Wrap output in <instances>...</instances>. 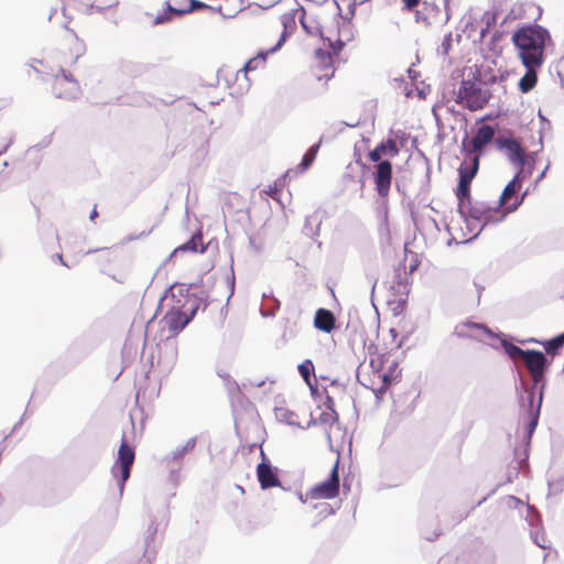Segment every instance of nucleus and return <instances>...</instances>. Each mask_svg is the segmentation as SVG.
Returning a JSON list of instances; mask_svg holds the SVG:
<instances>
[{
	"mask_svg": "<svg viewBox=\"0 0 564 564\" xmlns=\"http://www.w3.org/2000/svg\"><path fill=\"white\" fill-rule=\"evenodd\" d=\"M401 378L399 362L389 352L369 351V366L357 373L358 381L382 398L392 383Z\"/></svg>",
	"mask_w": 564,
	"mask_h": 564,
	"instance_id": "nucleus-1",
	"label": "nucleus"
},
{
	"mask_svg": "<svg viewBox=\"0 0 564 564\" xmlns=\"http://www.w3.org/2000/svg\"><path fill=\"white\" fill-rule=\"evenodd\" d=\"M511 40L525 67L543 65L545 44L551 40L546 29L538 24L522 26L512 34Z\"/></svg>",
	"mask_w": 564,
	"mask_h": 564,
	"instance_id": "nucleus-2",
	"label": "nucleus"
},
{
	"mask_svg": "<svg viewBox=\"0 0 564 564\" xmlns=\"http://www.w3.org/2000/svg\"><path fill=\"white\" fill-rule=\"evenodd\" d=\"M85 43L73 30L65 28L55 39L51 65H55L58 69L72 67L85 54Z\"/></svg>",
	"mask_w": 564,
	"mask_h": 564,
	"instance_id": "nucleus-3",
	"label": "nucleus"
},
{
	"mask_svg": "<svg viewBox=\"0 0 564 564\" xmlns=\"http://www.w3.org/2000/svg\"><path fill=\"white\" fill-rule=\"evenodd\" d=\"M32 66L35 72L52 76L51 89L56 98L73 99L79 94V84L73 74L67 70L68 67L58 69L55 65H50V72H46L42 69L44 67L43 62L37 59L33 62Z\"/></svg>",
	"mask_w": 564,
	"mask_h": 564,
	"instance_id": "nucleus-4",
	"label": "nucleus"
},
{
	"mask_svg": "<svg viewBox=\"0 0 564 564\" xmlns=\"http://www.w3.org/2000/svg\"><path fill=\"white\" fill-rule=\"evenodd\" d=\"M328 46L333 50L329 52L324 48H317L314 52L311 62V72L317 80L328 82L335 75L334 56L338 55L344 47V42L337 40L332 43L328 40Z\"/></svg>",
	"mask_w": 564,
	"mask_h": 564,
	"instance_id": "nucleus-5",
	"label": "nucleus"
},
{
	"mask_svg": "<svg viewBox=\"0 0 564 564\" xmlns=\"http://www.w3.org/2000/svg\"><path fill=\"white\" fill-rule=\"evenodd\" d=\"M387 153V145L378 144L369 152V159L372 162H378L375 166L373 181L376 189L380 197L387 198L390 193L392 182V164L384 160L381 161L383 154Z\"/></svg>",
	"mask_w": 564,
	"mask_h": 564,
	"instance_id": "nucleus-6",
	"label": "nucleus"
},
{
	"mask_svg": "<svg viewBox=\"0 0 564 564\" xmlns=\"http://www.w3.org/2000/svg\"><path fill=\"white\" fill-rule=\"evenodd\" d=\"M197 302L194 297H187L182 307L173 306L162 318L167 328V337L176 336L192 321L196 311Z\"/></svg>",
	"mask_w": 564,
	"mask_h": 564,
	"instance_id": "nucleus-7",
	"label": "nucleus"
},
{
	"mask_svg": "<svg viewBox=\"0 0 564 564\" xmlns=\"http://www.w3.org/2000/svg\"><path fill=\"white\" fill-rule=\"evenodd\" d=\"M458 212L464 217L471 218L484 225L489 223L501 221L506 217V213L498 207H491L482 202H467L458 204Z\"/></svg>",
	"mask_w": 564,
	"mask_h": 564,
	"instance_id": "nucleus-8",
	"label": "nucleus"
},
{
	"mask_svg": "<svg viewBox=\"0 0 564 564\" xmlns=\"http://www.w3.org/2000/svg\"><path fill=\"white\" fill-rule=\"evenodd\" d=\"M135 454L134 449L127 443V441H122L119 449L118 457L111 467L112 475L117 478L118 471L119 476V491L122 494L124 484L130 477L131 467L134 463Z\"/></svg>",
	"mask_w": 564,
	"mask_h": 564,
	"instance_id": "nucleus-9",
	"label": "nucleus"
},
{
	"mask_svg": "<svg viewBox=\"0 0 564 564\" xmlns=\"http://www.w3.org/2000/svg\"><path fill=\"white\" fill-rule=\"evenodd\" d=\"M524 176H521V171L506 185L503 188L499 200L498 208L501 212L509 214L518 209V207L522 204L527 192H524L521 196H518V192L521 189V182Z\"/></svg>",
	"mask_w": 564,
	"mask_h": 564,
	"instance_id": "nucleus-10",
	"label": "nucleus"
},
{
	"mask_svg": "<svg viewBox=\"0 0 564 564\" xmlns=\"http://www.w3.org/2000/svg\"><path fill=\"white\" fill-rule=\"evenodd\" d=\"M457 102L475 111L482 109L487 105L488 96L473 82L463 80L458 90Z\"/></svg>",
	"mask_w": 564,
	"mask_h": 564,
	"instance_id": "nucleus-11",
	"label": "nucleus"
},
{
	"mask_svg": "<svg viewBox=\"0 0 564 564\" xmlns=\"http://www.w3.org/2000/svg\"><path fill=\"white\" fill-rule=\"evenodd\" d=\"M339 494L338 460L332 467L328 478L314 485L306 496L311 499H334Z\"/></svg>",
	"mask_w": 564,
	"mask_h": 564,
	"instance_id": "nucleus-12",
	"label": "nucleus"
},
{
	"mask_svg": "<svg viewBox=\"0 0 564 564\" xmlns=\"http://www.w3.org/2000/svg\"><path fill=\"white\" fill-rule=\"evenodd\" d=\"M495 129L491 126L484 124L479 127L473 138L465 137L462 141V151L466 155H480L484 148L495 138Z\"/></svg>",
	"mask_w": 564,
	"mask_h": 564,
	"instance_id": "nucleus-13",
	"label": "nucleus"
},
{
	"mask_svg": "<svg viewBox=\"0 0 564 564\" xmlns=\"http://www.w3.org/2000/svg\"><path fill=\"white\" fill-rule=\"evenodd\" d=\"M478 166L479 158L478 155H474L471 166L462 165L458 169L459 181L455 189V196L458 200V204L471 200L470 184L478 171Z\"/></svg>",
	"mask_w": 564,
	"mask_h": 564,
	"instance_id": "nucleus-14",
	"label": "nucleus"
},
{
	"mask_svg": "<svg viewBox=\"0 0 564 564\" xmlns=\"http://www.w3.org/2000/svg\"><path fill=\"white\" fill-rule=\"evenodd\" d=\"M62 10L65 13L67 9H78L85 13L104 12L116 6L119 0H59Z\"/></svg>",
	"mask_w": 564,
	"mask_h": 564,
	"instance_id": "nucleus-15",
	"label": "nucleus"
},
{
	"mask_svg": "<svg viewBox=\"0 0 564 564\" xmlns=\"http://www.w3.org/2000/svg\"><path fill=\"white\" fill-rule=\"evenodd\" d=\"M261 463L257 466V478L261 489H270L273 487H281L276 468L272 467L265 453L261 449Z\"/></svg>",
	"mask_w": 564,
	"mask_h": 564,
	"instance_id": "nucleus-16",
	"label": "nucleus"
},
{
	"mask_svg": "<svg viewBox=\"0 0 564 564\" xmlns=\"http://www.w3.org/2000/svg\"><path fill=\"white\" fill-rule=\"evenodd\" d=\"M175 6L167 3V11L159 14L154 22L155 24H162L171 20V14L183 15L189 13L196 9L206 8L207 6L197 0H174Z\"/></svg>",
	"mask_w": 564,
	"mask_h": 564,
	"instance_id": "nucleus-17",
	"label": "nucleus"
},
{
	"mask_svg": "<svg viewBox=\"0 0 564 564\" xmlns=\"http://www.w3.org/2000/svg\"><path fill=\"white\" fill-rule=\"evenodd\" d=\"M496 144L498 149L506 151L510 162L518 164L520 167L523 166L525 151L518 140L508 137H499L496 139Z\"/></svg>",
	"mask_w": 564,
	"mask_h": 564,
	"instance_id": "nucleus-18",
	"label": "nucleus"
},
{
	"mask_svg": "<svg viewBox=\"0 0 564 564\" xmlns=\"http://www.w3.org/2000/svg\"><path fill=\"white\" fill-rule=\"evenodd\" d=\"M455 334L458 337L473 338L477 340H484L494 336L492 332L486 325L470 321L457 324L455 327Z\"/></svg>",
	"mask_w": 564,
	"mask_h": 564,
	"instance_id": "nucleus-19",
	"label": "nucleus"
},
{
	"mask_svg": "<svg viewBox=\"0 0 564 564\" xmlns=\"http://www.w3.org/2000/svg\"><path fill=\"white\" fill-rule=\"evenodd\" d=\"M525 367L530 371L533 381L536 383L539 382L544 372L545 367V356L541 351L536 350H527L523 359Z\"/></svg>",
	"mask_w": 564,
	"mask_h": 564,
	"instance_id": "nucleus-20",
	"label": "nucleus"
},
{
	"mask_svg": "<svg viewBox=\"0 0 564 564\" xmlns=\"http://www.w3.org/2000/svg\"><path fill=\"white\" fill-rule=\"evenodd\" d=\"M300 375L308 386L313 397L321 398L322 393L315 378V367L312 360L306 359L297 367Z\"/></svg>",
	"mask_w": 564,
	"mask_h": 564,
	"instance_id": "nucleus-21",
	"label": "nucleus"
},
{
	"mask_svg": "<svg viewBox=\"0 0 564 564\" xmlns=\"http://www.w3.org/2000/svg\"><path fill=\"white\" fill-rule=\"evenodd\" d=\"M314 326L324 333H330L336 327L334 314L326 308H318L314 316Z\"/></svg>",
	"mask_w": 564,
	"mask_h": 564,
	"instance_id": "nucleus-22",
	"label": "nucleus"
},
{
	"mask_svg": "<svg viewBox=\"0 0 564 564\" xmlns=\"http://www.w3.org/2000/svg\"><path fill=\"white\" fill-rule=\"evenodd\" d=\"M541 66L525 67L527 72L519 82V88L522 93H529L534 88L538 82L536 69Z\"/></svg>",
	"mask_w": 564,
	"mask_h": 564,
	"instance_id": "nucleus-23",
	"label": "nucleus"
},
{
	"mask_svg": "<svg viewBox=\"0 0 564 564\" xmlns=\"http://www.w3.org/2000/svg\"><path fill=\"white\" fill-rule=\"evenodd\" d=\"M280 23L283 26V31L281 32V36L279 42L275 45L276 47H280L282 43L286 40V37L294 32L296 29V22L294 17L291 14H283L280 19Z\"/></svg>",
	"mask_w": 564,
	"mask_h": 564,
	"instance_id": "nucleus-24",
	"label": "nucleus"
},
{
	"mask_svg": "<svg viewBox=\"0 0 564 564\" xmlns=\"http://www.w3.org/2000/svg\"><path fill=\"white\" fill-rule=\"evenodd\" d=\"M267 54L260 53L257 56L250 58L241 70L248 73L250 70H256L258 68H263L265 66Z\"/></svg>",
	"mask_w": 564,
	"mask_h": 564,
	"instance_id": "nucleus-25",
	"label": "nucleus"
},
{
	"mask_svg": "<svg viewBox=\"0 0 564 564\" xmlns=\"http://www.w3.org/2000/svg\"><path fill=\"white\" fill-rule=\"evenodd\" d=\"M502 347H503L505 351L507 352V355L513 360L523 359V357L527 352V350H523L520 347H518L517 345H514L510 341H507V340H502Z\"/></svg>",
	"mask_w": 564,
	"mask_h": 564,
	"instance_id": "nucleus-26",
	"label": "nucleus"
},
{
	"mask_svg": "<svg viewBox=\"0 0 564 564\" xmlns=\"http://www.w3.org/2000/svg\"><path fill=\"white\" fill-rule=\"evenodd\" d=\"M198 241H200V236H193L187 242L174 249L173 254L181 251H196Z\"/></svg>",
	"mask_w": 564,
	"mask_h": 564,
	"instance_id": "nucleus-27",
	"label": "nucleus"
},
{
	"mask_svg": "<svg viewBox=\"0 0 564 564\" xmlns=\"http://www.w3.org/2000/svg\"><path fill=\"white\" fill-rule=\"evenodd\" d=\"M198 241H200V236H193L187 242L174 249L173 254L181 251H196Z\"/></svg>",
	"mask_w": 564,
	"mask_h": 564,
	"instance_id": "nucleus-28",
	"label": "nucleus"
},
{
	"mask_svg": "<svg viewBox=\"0 0 564 564\" xmlns=\"http://www.w3.org/2000/svg\"><path fill=\"white\" fill-rule=\"evenodd\" d=\"M564 345V333L552 338L551 340L547 341L546 344V351L549 354H556L557 350Z\"/></svg>",
	"mask_w": 564,
	"mask_h": 564,
	"instance_id": "nucleus-29",
	"label": "nucleus"
},
{
	"mask_svg": "<svg viewBox=\"0 0 564 564\" xmlns=\"http://www.w3.org/2000/svg\"><path fill=\"white\" fill-rule=\"evenodd\" d=\"M317 148H318V145H313L312 148H310L306 151V153L304 154V156L302 159L300 166H302L303 169H307L313 163V161L316 158Z\"/></svg>",
	"mask_w": 564,
	"mask_h": 564,
	"instance_id": "nucleus-30",
	"label": "nucleus"
},
{
	"mask_svg": "<svg viewBox=\"0 0 564 564\" xmlns=\"http://www.w3.org/2000/svg\"><path fill=\"white\" fill-rule=\"evenodd\" d=\"M195 446V441H188L181 449L173 453V458L177 459L183 457L186 453L191 452Z\"/></svg>",
	"mask_w": 564,
	"mask_h": 564,
	"instance_id": "nucleus-31",
	"label": "nucleus"
},
{
	"mask_svg": "<svg viewBox=\"0 0 564 564\" xmlns=\"http://www.w3.org/2000/svg\"><path fill=\"white\" fill-rule=\"evenodd\" d=\"M321 393H325V405L328 410L332 411V415L334 416V419H337V413L335 412V401H334V398L330 397L327 392V390L324 388L323 390H321Z\"/></svg>",
	"mask_w": 564,
	"mask_h": 564,
	"instance_id": "nucleus-32",
	"label": "nucleus"
},
{
	"mask_svg": "<svg viewBox=\"0 0 564 564\" xmlns=\"http://www.w3.org/2000/svg\"><path fill=\"white\" fill-rule=\"evenodd\" d=\"M382 145H387V153L389 152L391 156H395L399 153L397 143L392 139H388L386 142H382Z\"/></svg>",
	"mask_w": 564,
	"mask_h": 564,
	"instance_id": "nucleus-33",
	"label": "nucleus"
},
{
	"mask_svg": "<svg viewBox=\"0 0 564 564\" xmlns=\"http://www.w3.org/2000/svg\"><path fill=\"white\" fill-rule=\"evenodd\" d=\"M422 0H401L403 8L408 11H413Z\"/></svg>",
	"mask_w": 564,
	"mask_h": 564,
	"instance_id": "nucleus-34",
	"label": "nucleus"
},
{
	"mask_svg": "<svg viewBox=\"0 0 564 564\" xmlns=\"http://www.w3.org/2000/svg\"><path fill=\"white\" fill-rule=\"evenodd\" d=\"M279 193H280V189L278 188L276 185L269 186L268 189L265 191V194L269 195L270 197H272L273 199H278Z\"/></svg>",
	"mask_w": 564,
	"mask_h": 564,
	"instance_id": "nucleus-35",
	"label": "nucleus"
},
{
	"mask_svg": "<svg viewBox=\"0 0 564 564\" xmlns=\"http://www.w3.org/2000/svg\"><path fill=\"white\" fill-rule=\"evenodd\" d=\"M98 216L96 207L91 210L89 218L94 220Z\"/></svg>",
	"mask_w": 564,
	"mask_h": 564,
	"instance_id": "nucleus-36",
	"label": "nucleus"
},
{
	"mask_svg": "<svg viewBox=\"0 0 564 564\" xmlns=\"http://www.w3.org/2000/svg\"><path fill=\"white\" fill-rule=\"evenodd\" d=\"M536 423H538V417L532 420V422L530 423V432H532L535 429Z\"/></svg>",
	"mask_w": 564,
	"mask_h": 564,
	"instance_id": "nucleus-37",
	"label": "nucleus"
},
{
	"mask_svg": "<svg viewBox=\"0 0 564 564\" xmlns=\"http://www.w3.org/2000/svg\"><path fill=\"white\" fill-rule=\"evenodd\" d=\"M444 7H445V10L448 12V10H449V0H444Z\"/></svg>",
	"mask_w": 564,
	"mask_h": 564,
	"instance_id": "nucleus-38",
	"label": "nucleus"
},
{
	"mask_svg": "<svg viewBox=\"0 0 564 564\" xmlns=\"http://www.w3.org/2000/svg\"><path fill=\"white\" fill-rule=\"evenodd\" d=\"M390 333L392 334V336H393V337H395V336H397V332H395V329H394V328H391V329H390Z\"/></svg>",
	"mask_w": 564,
	"mask_h": 564,
	"instance_id": "nucleus-39",
	"label": "nucleus"
},
{
	"mask_svg": "<svg viewBox=\"0 0 564 564\" xmlns=\"http://www.w3.org/2000/svg\"><path fill=\"white\" fill-rule=\"evenodd\" d=\"M290 416H293V414L291 413V414H290ZM288 422H289L290 424H293V423H294V421L292 420V417H288Z\"/></svg>",
	"mask_w": 564,
	"mask_h": 564,
	"instance_id": "nucleus-40",
	"label": "nucleus"
},
{
	"mask_svg": "<svg viewBox=\"0 0 564 564\" xmlns=\"http://www.w3.org/2000/svg\"><path fill=\"white\" fill-rule=\"evenodd\" d=\"M112 278H113L116 281L120 282V283H123V282H124V280H123V279H117V278H115V276H112Z\"/></svg>",
	"mask_w": 564,
	"mask_h": 564,
	"instance_id": "nucleus-41",
	"label": "nucleus"
},
{
	"mask_svg": "<svg viewBox=\"0 0 564 564\" xmlns=\"http://www.w3.org/2000/svg\"><path fill=\"white\" fill-rule=\"evenodd\" d=\"M544 173L545 172H542L541 175L539 176V180H541L543 176H544Z\"/></svg>",
	"mask_w": 564,
	"mask_h": 564,
	"instance_id": "nucleus-42",
	"label": "nucleus"
}]
</instances>
